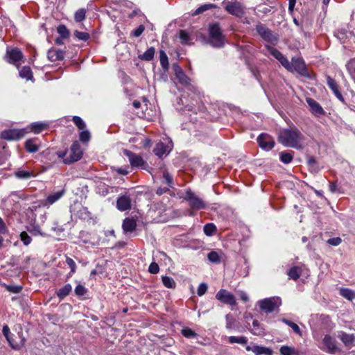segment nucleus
<instances>
[{"label":"nucleus","instance_id":"obj_26","mask_svg":"<svg viewBox=\"0 0 355 355\" xmlns=\"http://www.w3.org/2000/svg\"><path fill=\"white\" fill-rule=\"evenodd\" d=\"M136 226V221L133 218H126L123 221L122 227L125 232H132Z\"/></svg>","mask_w":355,"mask_h":355},{"label":"nucleus","instance_id":"obj_52","mask_svg":"<svg viewBox=\"0 0 355 355\" xmlns=\"http://www.w3.org/2000/svg\"><path fill=\"white\" fill-rule=\"evenodd\" d=\"M85 13H86V11L85 9L78 10L76 12L75 16H74V19H75L76 21L80 22V21H83L85 18Z\"/></svg>","mask_w":355,"mask_h":355},{"label":"nucleus","instance_id":"obj_7","mask_svg":"<svg viewBox=\"0 0 355 355\" xmlns=\"http://www.w3.org/2000/svg\"><path fill=\"white\" fill-rule=\"evenodd\" d=\"M184 199L189 202L190 207L193 209H203L206 207L205 202L191 189L186 191Z\"/></svg>","mask_w":355,"mask_h":355},{"label":"nucleus","instance_id":"obj_56","mask_svg":"<svg viewBox=\"0 0 355 355\" xmlns=\"http://www.w3.org/2000/svg\"><path fill=\"white\" fill-rule=\"evenodd\" d=\"M66 263L71 269L69 275H71V274H73L76 272V264L75 261L71 258H70L69 257H67V258H66Z\"/></svg>","mask_w":355,"mask_h":355},{"label":"nucleus","instance_id":"obj_12","mask_svg":"<svg viewBox=\"0 0 355 355\" xmlns=\"http://www.w3.org/2000/svg\"><path fill=\"white\" fill-rule=\"evenodd\" d=\"M216 299L224 304L231 306L236 305L235 296L226 289L219 290L215 296Z\"/></svg>","mask_w":355,"mask_h":355},{"label":"nucleus","instance_id":"obj_44","mask_svg":"<svg viewBox=\"0 0 355 355\" xmlns=\"http://www.w3.org/2000/svg\"><path fill=\"white\" fill-rule=\"evenodd\" d=\"M293 154L286 151L281 152L279 154V159L284 164H289L293 160Z\"/></svg>","mask_w":355,"mask_h":355},{"label":"nucleus","instance_id":"obj_15","mask_svg":"<svg viewBox=\"0 0 355 355\" xmlns=\"http://www.w3.org/2000/svg\"><path fill=\"white\" fill-rule=\"evenodd\" d=\"M22 58V52L17 48L8 49L6 51V60L9 63L18 66Z\"/></svg>","mask_w":355,"mask_h":355},{"label":"nucleus","instance_id":"obj_41","mask_svg":"<svg viewBox=\"0 0 355 355\" xmlns=\"http://www.w3.org/2000/svg\"><path fill=\"white\" fill-rule=\"evenodd\" d=\"M2 333L5 338H6L10 347L13 349H16V347L13 344L12 339L10 337L11 333L10 331V328L8 327V325H3L2 329Z\"/></svg>","mask_w":355,"mask_h":355},{"label":"nucleus","instance_id":"obj_42","mask_svg":"<svg viewBox=\"0 0 355 355\" xmlns=\"http://www.w3.org/2000/svg\"><path fill=\"white\" fill-rule=\"evenodd\" d=\"M346 67L351 78L355 82V58L347 62Z\"/></svg>","mask_w":355,"mask_h":355},{"label":"nucleus","instance_id":"obj_16","mask_svg":"<svg viewBox=\"0 0 355 355\" xmlns=\"http://www.w3.org/2000/svg\"><path fill=\"white\" fill-rule=\"evenodd\" d=\"M26 134L24 130L9 129L1 132V138L6 140H17L22 138Z\"/></svg>","mask_w":355,"mask_h":355},{"label":"nucleus","instance_id":"obj_61","mask_svg":"<svg viewBox=\"0 0 355 355\" xmlns=\"http://www.w3.org/2000/svg\"><path fill=\"white\" fill-rule=\"evenodd\" d=\"M144 30H145V27L144 25L141 24V25H139L136 29H135L132 31V34L133 36L138 37L143 33Z\"/></svg>","mask_w":355,"mask_h":355},{"label":"nucleus","instance_id":"obj_47","mask_svg":"<svg viewBox=\"0 0 355 355\" xmlns=\"http://www.w3.org/2000/svg\"><path fill=\"white\" fill-rule=\"evenodd\" d=\"M204 233L207 236H212L216 231V227L213 223H207L204 226Z\"/></svg>","mask_w":355,"mask_h":355},{"label":"nucleus","instance_id":"obj_2","mask_svg":"<svg viewBox=\"0 0 355 355\" xmlns=\"http://www.w3.org/2000/svg\"><path fill=\"white\" fill-rule=\"evenodd\" d=\"M225 37L218 23L209 26V38L207 43L214 48H222L225 45Z\"/></svg>","mask_w":355,"mask_h":355},{"label":"nucleus","instance_id":"obj_40","mask_svg":"<svg viewBox=\"0 0 355 355\" xmlns=\"http://www.w3.org/2000/svg\"><path fill=\"white\" fill-rule=\"evenodd\" d=\"M48 124L42 122H35L31 125V129L35 133H40L42 130L45 129Z\"/></svg>","mask_w":355,"mask_h":355},{"label":"nucleus","instance_id":"obj_48","mask_svg":"<svg viewBox=\"0 0 355 355\" xmlns=\"http://www.w3.org/2000/svg\"><path fill=\"white\" fill-rule=\"evenodd\" d=\"M79 139L80 141L83 143L88 142L91 139V135L89 131L88 130H86V128L81 130V132L79 134Z\"/></svg>","mask_w":355,"mask_h":355},{"label":"nucleus","instance_id":"obj_30","mask_svg":"<svg viewBox=\"0 0 355 355\" xmlns=\"http://www.w3.org/2000/svg\"><path fill=\"white\" fill-rule=\"evenodd\" d=\"M338 338L345 345H349L354 341V335L348 334L345 332H340L338 334Z\"/></svg>","mask_w":355,"mask_h":355},{"label":"nucleus","instance_id":"obj_4","mask_svg":"<svg viewBox=\"0 0 355 355\" xmlns=\"http://www.w3.org/2000/svg\"><path fill=\"white\" fill-rule=\"evenodd\" d=\"M256 31L260 37L268 43L276 44L279 41V35L261 23L257 24Z\"/></svg>","mask_w":355,"mask_h":355},{"label":"nucleus","instance_id":"obj_29","mask_svg":"<svg viewBox=\"0 0 355 355\" xmlns=\"http://www.w3.org/2000/svg\"><path fill=\"white\" fill-rule=\"evenodd\" d=\"M71 285L69 284H67L56 292V295L60 299H64L71 292Z\"/></svg>","mask_w":355,"mask_h":355},{"label":"nucleus","instance_id":"obj_31","mask_svg":"<svg viewBox=\"0 0 355 355\" xmlns=\"http://www.w3.org/2000/svg\"><path fill=\"white\" fill-rule=\"evenodd\" d=\"M252 327V329L250 330L252 334L256 336H261L264 334V329L261 327L258 320H253Z\"/></svg>","mask_w":355,"mask_h":355},{"label":"nucleus","instance_id":"obj_9","mask_svg":"<svg viewBox=\"0 0 355 355\" xmlns=\"http://www.w3.org/2000/svg\"><path fill=\"white\" fill-rule=\"evenodd\" d=\"M173 142L169 138H164L157 143L153 149L154 153L159 157L168 155L173 148Z\"/></svg>","mask_w":355,"mask_h":355},{"label":"nucleus","instance_id":"obj_50","mask_svg":"<svg viewBox=\"0 0 355 355\" xmlns=\"http://www.w3.org/2000/svg\"><path fill=\"white\" fill-rule=\"evenodd\" d=\"M182 334L187 338H195L197 336V334L192 330L191 328L185 327L183 328L181 331Z\"/></svg>","mask_w":355,"mask_h":355},{"label":"nucleus","instance_id":"obj_20","mask_svg":"<svg viewBox=\"0 0 355 355\" xmlns=\"http://www.w3.org/2000/svg\"><path fill=\"white\" fill-rule=\"evenodd\" d=\"M306 101L310 107L311 112L314 116L320 117L324 114V110L316 101L311 98H307Z\"/></svg>","mask_w":355,"mask_h":355},{"label":"nucleus","instance_id":"obj_34","mask_svg":"<svg viewBox=\"0 0 355 355\" xmlns=\"http://www.w3.org/2000/svg\"><path fill=\"white\" fill-rule=\"evenodd\" d=\"M179 37L182 44L190 45L192 44V39L186 31L180 30Z\"/></svg>","mask_w":355,"mask_h":355},{"label":"nucleus","instance_id":"obj_58","mask_svg":"<svg viewBox=\"0 0 355 355\" xmlns=\"http://www.w3.org/2000/svg\"><path fill=\"white\" fill-rule=\"evenodd\" d=\"M159 271V267L155 262H152L148 267V272L151 274H157Z\"/></svg>","mask_w":355,"mask_h":355},{"label":"nucleus","instance_id":"obj_10","mask_svg":"<svg viewBox=\"0 0 355 355\" xmlns=\"http://www.w3.org/2000/svg\"><path fill=\"white\" fill-rule=\"evenodd\" d=\"M291 69H287L288 71H295L300 75L308 77L309 73L306 67L305 63L302 58L293 57L290 62Z\"/></svg>","mask_w":355,"mask_h":355},{"label":"nucleus","instance_id":"obj_60","mask_svg":"<svg viewBox=\"0 0 355 355\" xmlns=\"http://www.w3.org/2000/svg\"><path fill=\"white\" fill-rule=\"evenodd\" d=\"M327 242L331 245L338 246L341 243L342 239L340 237H334L329 239Z\"/></svg>","mask_w":355,"mask_h":355},{"label":"nucleus","instance_id":"obj_35","mask_svg":"<svg viewBox=\"0 0 355 355\" xmlns=\"http://www.w3.org/2000/svg\"><path fill=\"white\" fill-rule=\"evenodd\" d=\"M227 339H228V342L230 344L237 343V344H241V345H245V344H247V343L248 341V339L245 336H229L227 338Z\"/></svg>","mask_w":355,"mask_h":355},{"label":"nucleus","instance_id":"obj_45","mask_svg":"<svg viewBox=\"0 0 355 355\" xmlns=\"http://www.w3.org/2000/svg\"><path fill=\"white\" fill-rule=\"evenodd\" d=\"M27 231L30 232L33 236H44V234H43L39 227L38 225H31L29 227H27Z\"/></svg>","mask_w":355,"mask_h":355},{"label":"nucleus","instance_id":"obj_24","mask_svg":"<svg viewBox=\"0 0 355 355\" xmlns=\"http://www.w3.org/2000/svg\"><path fill=\"white\" fill-rule=\"evenodd\" d=\"M159 172L162 173L161 179L162 183L166 184L168 187H173V178L168 170L166 168H160Z\"/></svg>","mask_w":355,"mask_h":355},{"label":"nucleus","instance_id":"obj_1","mask_svg":"<svg viewBox=\"0 0 355 355\" xmlns=\"http://www.w3.org/2000/svg\"><path fill=\"white\" fill-rule=\"evenodd\" d=\"M279 141L286 147L302 149L304 136L295 126L282 130L279 133Z\"/></svg>","mask_w":355,"mask_h":355},{"label":"nucleus","instance_id":"obj_27","mask_svg":"<svg viewBox=\"0 0 355 355\" xmlns=\"http://www.w3.org/2000/svg\"><path fill=\"white\" fill-rule=\"evenodd\" d=\"M302 274V267L295 266L292 267L287 272V275L293 280H297L299 279Z\"/></svg>","mask_w":355,"mask_h":355},{"label":"nucleus","instance_id":"obj_28","mask_svg":"<svg viewBox=\"0 0 355 355\" xmlns=\"http://www.w3.org/2000/svg\"><path fill=\"white\" fill-rule=\"evenodd\" d=\"M15 175L19 179L27 180L35 177L36 174L33 171L19 170L15 173Z\"/></svg>","mask_w":355,"mask_h":355},{"label":"nucleus","instance_id":"obj_59","mask_svg":"<svg viewBox=\"0 0 355 355\" xmlns=\"http://www.w3.org/2000/svg\"><path fill=\"white\" fill-rule=\"evenodd\" d=\"M207 288L208 287H207V284L201 283L197 289V294L199 296H202V295H205L207 291Z\"/></svg>","mask_w":355,"mask_h":355},{"label":"nucleus","instance_id":"obj_17","mask_svg":"<svg viewBox=\"0 0 355 355\" xmlns=\"http://www.w3.org/2000/svg\"><path fill=\"white\" fill-rule=\"evenodd\" d=\"M123 153L126 157H128L132 166L143 167L145 165L146 162L140 155L126 149L123 150Z\"/></svg>","mask_w":355,"mask_h":355},{"label":"nucleus","instance_id":"obj_51","mask_svg":"<svg viewBox=\"0 0 355 355\" xmlns=\"http://www.w3.org/2000/svg\"><path fill=\"white\" fill-rule=\"evenodd\" d=\"M6 289L12 293H19L22 290V286L19 285H7L4 284Z\"/></svg>","mask_w":355,"mask_h":355},{"label":"nucleus","instance_id":"obj_55","mask_svg":"<svg viewBox=\"0 0 355 355\" xmlns=\"http://www.w3.org/2000/svg\"><path fill=\"white\" fill-rule=\"evenodd\" d=\"M74 35L76 38L83 41H87L89 38V33L85 32H80L78 31H76L74 32Z\"/></svg>","mask_w":355,"mask_h":355},{"label":"nucleus","instance_id":"obj_25","mask_svg":"<svg viewBox=\"0 0 355 355\" xmlns=\"http://www.w3.org/2000/svg\"><path fill=\"white\" fill-rule=\"evenodd\" d=\"M26 150L31 153H36L39 150V141L37 139H30L25 142Z\"/></svg>","mask_w":355,"mask_h":355},{"label":"nucleus","instance_id":"obj_11","mask_svg":"<svg viewBox=\"0 0 355 355\" xmlns=\"http://www.w3.org/2000/svg\"><path fill=\"white\" fill-rule=\"evenodd\" d=\"M83 156V150L78 141H74L70 147L69 157L64 158L63 162L66 164H70L77 162L81 159Z\"/></svg>","mask_w":355,"mask_h":355},{"label":"nucleus","instance_id":"obj_62","mask_svg":"<svg viewBox=\"0 0 355 355\" xmlns=\"http://www.w3.org/2000/svg\"><path fill=\"white\" fill-rule=\"evenodd\" d=\"M211 7H212L211 4H205V5H202L200 7H199L198 9L196 10V11L194 12L193 15H198L200 13H202L204 11L209 10Z\"/></svg>","mask_w":355,"mask_h":355},{"label":"nucleus","instance_id":"obj_8","mask_svg":"<svg viewBox=\"0 0 355 355\" xmlns=\"http://www.w3.org/2000/svg\"><path fill=\"white\" fill-rule=\"evenodd\" d=\"M319 347L323 352L331 354H334L340 351L335 338L329 334L324 336Z\"/></svg>","mask_w":355,"mask_h":355},{"label":"nucleus","instance_id":"obj_57","mask_svg":"<svg viewBox=\"0 0 355 355\" xmlns=\"http://www.w3.org/2000/svg\"><path fill=\"white\" fill-rule=\"evenodd\" d=\"M74 292L77 296H83L87 293V289L84 286L78 284L75 288Z\"/></svg>","mask_w":355,"mask_h":355},{"label":"nucleus","instance_id":"obj_33","mask_svg":"<svg viewBox=\"0 0 355 355\" xmlns=\"http://www.w3.org/2000/svg\"><path fill=\"white\" fill-rule=\"evenodd\" d=\"M339 293L342 297L349 300H352L355 298V291L347 288H341Z\"/></svg>","mask_w":355,"mask_h":355},{"label":"nucleus","instance_id":"obj_32","mask_svg":"<svg viewBox=\"0 0 355 355\" xmlns=\"http://www.w3.org/2000/svg\"><path fill=\"white\" fill-rule=\"evenodd\" d=\"M155 53L154 47L148 48L143 54L139 55V58L145 61H150L153 59Z\"/></svg>","mask_w":355,"mask_h":355},{"label":"nucleus","instance_id":"obj_36","mask_svg":"<svg viewBox=\"0 0 355 355\" xmlns=\"http://www.w3.org/2000/svg\"><path fill=\"white\" fill-rule=\"evenodd\" d=\"M281 321L290 327L295 334L302 336V332L297 324L286 318L281 319Z\"/></svg>","mask_w":355,"mask_h":355},{"label":"nucleus","instance_id":"obj_13","mask_svg":"<svg viewBox=\"0 0 355 355\" xmlns=\"http://www.w3.org/2000/svg\"><path fill=\"white\" fill-rule=\"evenodd\" d=\"M266 48L268 53L276 58L285 69H291L290 62L279 50L268 45H266Z\"/></svg>","mask_w":355,"mask_h":355},{"label":"nucleus","instance_id":"obj_21","mask_svg":"<svg viewBox=\"0 0 355 355\" xmlns=\"http://www.w3.org/2000/svg\"><path fill=\"white\" fill-rule=\"evenodd\" d=\"M245 349L248 352L252 351L254 355H272V350L263 346L254 345L250 347L248 345L245 347Z\"/></svg>","mask_w":355,"mask_h":355},{"label":"nucleus","instance_id":"obj_37","mask_svg":"<svg viewBox=\"0 0 355 355\" xmlns=\"http://www.w3.org/2000/svg\"><path fill=\"white\" fill-rule=\"evenodd\" d=\"M19 76L21 78H25L27 80L33 78L32 71L31 68L27 66L23 67L21 70H19Z\"/></svg>","mask_w":355,"mask_h":355},{"label":"nucleus","instance_id":"obj_6","mask_svg":"<svg viewBox=\"0 0 355 355\" xmlns=\"http://www.w3.org/2000/svg\"><path fill=\"white\" fill-rule=\"evenodd\" d=\"M173 69L178 82L183 86L187 87L189 90L195 92L196 87L191 83V79L184 73L180 65L177 63L173 64Z\"/></svg>","mask_w":355,"mask_h":355},{"label":"nucleus","instance_id":"obj_43","mask_svg":"<svg viewBox=\"0 0 355 355\" xmlns=\"http://www.w3.org/2000/svg\"><path fill=\"white\" fill-rule=\"evenodd\" d=\"M279 352L281 355H296L297 352L294 347L283 345L279 349Z\"/></svg>","mask_w":355,"mask_h":355},{"label":"nucleus","instance_id":"obj_18","mask_svg":"<svg viewBox=\"0 0 355 355\" xmlns=\"http://www.w3.org/2000/svg\"><path fill=\"white\" fill-rule=\"evenodd\" d=\"M327 85L329 87V89L333 92L336 97L342 103H345V98L342 95L341 92L339 89V85L337 82L331 78L330 76H326Z\"/></svg>","mask_w":355,"mask_h":355},{"label":"nucleus","instance_id":"obj_46","mask_svg":"<svg viewBox=\"0 0 355 355\" xmlns=\"http://www.w3.org/2000/svg\"><path fill=\"white\" fill-rule=\"evenodd\" d=\"M208 260L214 263H218L220 262V257L216 251H211L207 254Z\"/></svg>","mask_w":355,"mask_h":355},{"label":"nucleus","instance_id":"obj_38","mask_svg":"<svg viewBox=\"0 0 355 355\" xmlns=\"http://www.w3.org/2000/svg\"><path fill=\"white\" fill-rule=\"evenodd\" d=\"M159 60L162 69L164 70V71H167L169 65L167 55L162 50L159 51Z\"/></svg>","mask_w":355,"mask_h":355},{"label":"nucleus","instance_id":"obj_63","mask_svg":"<svg viewBox=\"0 0 355 355\" xmlns=\"http://www.w3.org/2000/svg\"><path fill=\"white\" fill-rule=\"evenodd\" d=\"M226 328L227 329H232L234 328V320L230 315H227L226 317Z\"/></svg>","mask_w":355,"mask_h":355},{"label":"nucleus","instance_id":"obj_39","mask_svg":"<svg viewBox=\"0 0 355 355\" xmlns=\"http://www.w3.org/2000/svg\"><path fill=\"white\" fill-rule=\"evenodd\" d=\"M162 282L163 285L168 288H174L176 286L175 282L174 279L169 276H162Z\"/></svg>","mask_w":355,"mask_h":355},{"label":"nucleus","instance_id":"obj_14","mask_svg":"<svg viewBox=\"0 0 355 355\" xmlns=\"http://www.w3.org/2000/svg\"><path fill=\"white\" fill-rule=\"evenodd\" d=\"M257 140L259 147L267 151L271 150L275 146L272 137L266 133L259 135Z\"/></svg>","mask_w":355,"mask_h":355},{"label":"nucleus","instance_id":"obj_23","mask_svg":"<svg viewBox=\"0 0 355 355\" xmlns=\"http://www.w3.org/2000/svg\"><path fill=\"white\" fill-rule=\"evenodd\" d=\"M47 57L51 62L62 60L64 58V52L62 50L52 48L49 50Z\"/></svg>","mask_w":355,"mask_h":355},{"label":"nucleus","instance_id":"obj_49","mask_svg":"<svg viewBox=\"0 0 355 355\" xmlns=\"http://www.w3.org/2000/svg\"><path fill=\"white\" fill-rule=\"evenodd\" d=\"M73 123L77 126V128L81 130L86 128V124L84 121L78 116H74L72 119Z\"/></svg>","mask_w":355,"mask_h":355},{"label":"nucleus","instance_id":"obj_3","mask_svg":"<svg viewBox=\"0 0 355 355\" xmlns=\"http://www.w3.org/2000/svg\"><path fill=\"white\" fill-rule=\"evenodd\" d=\"M258 303L261 311L270 313L281 306L282 300L279 297L275 296L259 300Z\"/></svg>","mask_w":355,"mask_h":355},{"label":"nucleus","instance_id":"obj_54","mask_svg":"<svg viewBox=\"0 0 355 355\" xmlns=\"http://www.w3.org/2000/svg\"><path fill=\"white\" fill-rule=\"evenodd\" d=\"M57 31L58 33L62 36V37L67 38L69 37V31L64 25L58 26Z\"/></svg>","mask_w":355,"mask_h":355},{"label":"nucleus","instance_id":"obj_19","mask_svg":"<svg viewBox=\"0 0 355 355\" xmlns=\"http://www.w3.org/2000/svg\"><path fill=\"white\" fill-rule=\"evenodd\" d=\"M132 200L129 196L125 194L118 197L116 200V208L121 211H124L131 209Z\"/></svg>","mask_w":355,"mask_h":355},{"label":"nucleus","instance_id":"obj_53","mask_svg":"<svg viewBox=\"0 0 355 355\" xmlns=\"http://www.w3.org/2000/svg\"><path fill=\"white\" fill-rule=\"evenodd\" d=\"M20 239L25 245H28L32 241L31 237L25 231L21 232Z\"/></svg>","mask_w":355,"mask_h":355},{"label":"nucleus","instance_id":"obj_64","mask_svg":"<svg viewBox=\"0 0 355 355\" xmlns=\"http://www.w3.org/2000/svg\"><path fill=\"white\" fill-rule=\"evenodd\" d=\"M329 191L331 193H341L340 189L338 188L337 185L334 182H331L329 184Z\"/></svg>","mask_w":355,"mask_h":355},{"label":"nucleus","instance_id":"obj_22","mask_svg":"<svg viewBox=\"0 0 355 355\" xmlns=\"http://www.w3.org/2000/svg\"><path fill=\"white\" fill-rule=\"evenodd\" d=\"M65 193V190L62 189L49 194L44 203V206H50L60 200Z\"/></svg>","mask_w":355,"mask_h":355},{"label":"nucleus","instance_id":"obj_5","mask_svg":"<svg viewBox=\"0 0 355 355\" xmlns=\"http://www.w3.org/2000/svg\"><path fill=\"white\" fill-rule=\"evenodd\" d=\"M223 5L224 9L234 16L242 17L245 14V7L240 1H224Z\"/></svg>","mask_w":355,"mask_h":355}]
</instances>
